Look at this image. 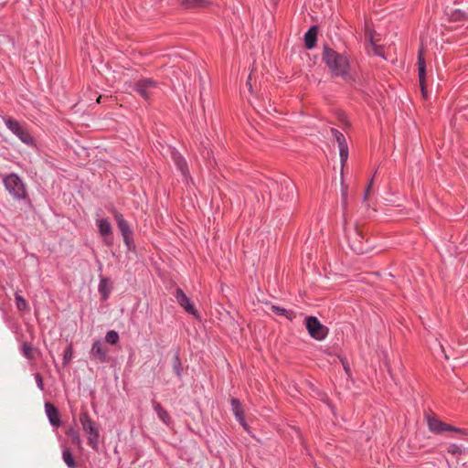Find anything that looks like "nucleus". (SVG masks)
Returning a JSON list of instances; mask_svg holds the SVG:
<instances>
[{
    "instance_id": "bb28decb",
    "label": "nucleus",
    "mask_w": 468,
    "mask_h": 468,
    "mask_svg": "<svg viewBox=\"0 0 468 468\" xmlns=\"http://www.w3.org/2000/svg\"><path fill=\"white\" fill-rule=\"evenodd\" d=\"M123 242L127 248V250L135 252L136 246L133 239V231H130L128 233L122 234Z\"/></svg>"
},
{
    "instance_id": "c9c22d12",
    "label": "nucleus",
    "mask_w": 468,
    "mask_h": 468,
    "mask_svg": "<svg viewBox=\"0 0 468 468\" xmlns=\"http://www.w3.org/2000/svg\"><path fill=\"white\" fill-rule=\"evenodd\" d=\"M372 48H373V51H374V54L377 55V56H379V57H383V54H384V48L383 46L381 45H378L375 42L373 43H370Z\"/></svg>"
},
{
    "instance_id": "b1692460",
    "label": "nucleus",
    "mask_w": 468,
    "mask_h": 468,
    "mask_svg": "<svg viewBox=\"0 0 468 468\" xmlns=\"http://www.w3.org/2000/svg\"><path fill=\"white\" fill-rule=\"evenodd\" d=\"M445 15L448 16L449 21L452 22H464L468 20V13L461 9L446 10Z\"/></svg>"
},
{
    "instance_id": "a19ab883",
    "label": "nucleus",
    "mask_w": 468,
    "mask_h": 468,
    "mask_svg": "<svg viewBox=\"0 0 468 468\" xmlns=\"http://www.w3.org/2000/svg\"><path fill=\"white\" fill-rule=\"evenodd\" d=\"M308 387L317 394H319V390L315 388V386L312 382H308Z\"/></svg>"
},
{
    "instance_id": "393cba45",
    "label": "nucleus",
    "mask_w": 468,
    "mask_h": 468,
    "mask_svg": "<svg viewBox=\"0 0 468 468\" xmlns=\"http://www.w3.org/2000/svg\"><path fill=\"white\" fill-rule=\"evenodd\" d=\"M271 310L273 314L280 316H285L288 320L293 321L296 318V314L292 310H287L283 307L271 304Z\"/></svg>"
},
{
    "instance_id": "2f4dec72",
    "label": "nucleus",
    "mask_w": 468,
    "mask_h": 468,
    "mask_svg": "<svg viewBox=\"0 0 468 468\" xmlns=\"http://www.w3.org/2000/svg\"><path fill=\"white\" fill-rule=\"evenodd\" d=\"M15 299H16V308L19 311H26L28 309V303L22 295L16 293Z\"/></svg>"
},
{
    "instance_id": "5701e85b",
    "label": "nucleus",
    "mask_w": 468,
    "mask_h": 468,
    "mask_svg": "<svg viewBox=\"0 0 468 468\" xmlns=\"http://www.w3.org/2000/svg\"><path fill=\"white\" fill-rule=\"evenodd\" d=\"M65 434L70 439L71 444L77 446L80 450L82 449V441L80 439V430L77 427H69Z\"/></svg>"
},
{
    "instance_id": "412c9836",
    "label": "nucleus",
    "mask_w": 468,
    "mask_h": 468,
    "mask_svg": "<svg viewBox=\"0 0 468 468\" xmlns=\"http://www.w3.org/2000/svg\"><path fill=\"white\" fill-rule=\"evenodd\" d=\"M171 365H172L173 372L176 375V377L179 380H182L183 372H184L185 367H184L182 360L180 358V350L179 349H177L175 352V354L172 357Z\"/></svg>"
},
{
    "instance_id": "0eeeda50",
    "label": "nucleus",
    "mask_w": 468,
    "mask_h": 468,
    "mask_svg": "<svg viewBox=\"0 0 468 468\" xmlns=\"http://www.w3.org/2000/svg\"><path fill=\"white\" fill-rule=\"evenodd\" d=\"M5 126L16 134L24 144L27 145H34L35 140L31 135L30 132L27 128L26 124L21 123L12 117H6L4 119Z\"/></svg>"
},
{
    "instance_id": "f03ea898",
    "label": "nucleus",
    "mask_w": 468,
    "mask_h": 468,
    "mask_svg": "<svg viewBox=\"0 0 468 468\" xmlns=\"http://www.w3.org/2000/svg\"><path fill=\"white\" fill-rule=\"evenodd\" d=\"M427 424L429 430L434 434H443L448 431L452 434V438H464L468 439V429L458 428L450 423H446L440 420L436 414L426 415Z\"/></svg>"
},
{
    "instance_id": "a211bd4d",
    "label": "nucleus",
    "mask_w": 468,
    "mask_h": 468,
    "mask_svg": "<svg viewBox=\"0 0 468 468\" xmlns=\"http://www.w3.org/2000/svg\"><path fill=\"white\" fill-rule=\"evenodd\" d=\"M231 410L237 420L247 429L248 425L245 420L244 410L240 400L237 398H230Z\"/></svg>"
},
{
    "instance_id": "39448f33",
    "label": "nucleus",
    "mask_w": 468,
    "mask_h": 468,
    "mask_svg": "<svg viewBox=\"0 0 468 468\" xmlns=\"http://www.w3.org/2000/svg\"><path fill=\"white\" fill-rule=\"evenodd\" d=\"M367 235V233L358 225H356L353 232L347 235L349 247L356 254L362 255L373 249Z\"/></svg>"
},
{
    "instance_id": "c85d7f7f",
    "label": "nucleus",
    "mask_w": 468,
    "mask_h": 468,
    "mask_svg": "<svg viewBox=\"0 0 468 468\" xmlns=\"http://www.w3.org/2000/svg\"><path fill=\"white\" fill-rule=\"evenodd\" d=\"M105 342L111 346H116L120 342V335L115 330H109L105 335Z\"/></svg>"
},
{
    "instance_id": "a878e982",
    "label": "nucleus",
    "mask_w": 468,
    "mask_h": 468,
    "mask_svg": "<svg viewBox=\"0 0 468 468\" xmlns=\"http://www.w3.org/2000/svg\"><path fill=\"white\" fill-rule=\"evenodd\" d=\"M62 458L69 468H77V462L69 448L63 449Z\"/></svg>"
},
{
    "instance_id": "4be33fe9",
    "label": "nucleus",
    "mask_w": 468,
    "mask_h": 468,
    "mask_svg": "<svg viewBox=\"0 0 468 468\" xmlns=\"http://www.w3.org/2000/svg\"><path fill=\"white\" fill-rule=\"evenodd\" d=\"M153 409L157 414L158 418L166 425L172 422V418L168 411L155 399L152 400Z\"/></svg>"
},
{
    "instance_id": "7ed1b4c3",
    "label": "nucleus",
    "mask_w": 468,
    "mask_h": 468,
    "mask_svg": "<svg viewBox=\"0 0 468 468\" xmlns=\"http://www.w3.org/2000/svg\"><path fill=\"white\" fill-rule=\"evenodd\" d=\"M80 422L83 431L87 434V442L95 452L99 451L100 426L91 419L89 411L82 407L80 413Z\"/></svg>"
},
{
    "instance_id": "6e6552de",
    "label": "nucleus",
    "mask_w": 468,
    "mask_h": 468,
    "mask_svg": "<svg viewBox=\"0 0 468 468\" xmlns=\"http://www.w3.org/2000/svg\"><path fill=\"white\" fill-rule=\"evenodd\" d=\"M158 87V82L150 78L140 79L133 83L132 89L134 92L139 94L144 100L150 101V90Z\"/></svg>"
},
{
    "instance_id": "f3484780",
    "label": "nucleus",
    "mask_w": 468,
    "mask_h": 468,
    "mask_svg": "<svg viewBox=\"0 0 468 468\" xmlns=\"http://www.w3.org/2000/svg\"><path fill=\"white\" fill-rule=\"evenodd\" d=\"M318 32H319V27L317 25H313L304 33L303 41H304V48L306 49L311 50L316 47Z\"/></svg>"
},
{
    "instance_id": "9b49d317",
    "label": "nucleus",
    "mask_w": 468,
    "mask_h": 468,
    "mask_svg": "<svg viewBox=\"0 0 468 468\" xmlns=\"http://www.w3.org/2000/svg\"><path fill=\"white\" fill-rule=\"evenodd\" d=\"M175 298L176 299L177 303L189 314L194 315L195 317H198V312L196 309L194 303L187 297V295L184 292V291L177 287L175 292Z\"/></svg>"
},
{
    "instance_id": "e433bc0d",
    "label": "nucleus",
    "mask_w": 468,
    "mask_h": 468,
    "mask_svg": "<svg viewBox=\"0 0 468 468\" xmlns=\"http://www.w3.org/2000/svg\"><path fill=\"white\" fill-rule=\"evenodd\" d=\"M35 378L38 388L43 391L45 389V386L42 375L37 372L35 373Z\"/></svg>"
},
{
    "instance_id": "1a4fd4ad",
    "label": "nucleus",
    "mask_w": 468,
    "mask_h": 468,
    "mask_svg": "<svg viewBox=\"0 0 468 468\" xmlns=\"http://www.w3.org/2000/svg\"><path fill=\"white\" fill-rule=\"evenodd\" d=\"M109 348L101 342V339H97L92 343L90 350V357L91 360L105 364L109 363L111 357L109 356Z\"/></svg>"
},
{
    "instance_id": "ddd939ff",
    "label": "nucleus",
    "mask_w": 468,
    "mask_h": 468,
    "mask_svg": "<svg viewBox=\"0 0 468 468\" xmlns=\"http://www.w3.org/2000/svg\"><path fill=\"white\" fill-rule=\"evenodd\" d=\"M179 5L186 10L204 11L213 5V2L210 0H179Z\"/></svg>"
},
{
    "instance_id": "79ce46f5",
    "label": "nucleus",
    "mask_w": 468,
    "mask_h": 468,
    "mask_svg": "<svg viewBox=\"0 0 468 468\" xmlns=\"http://www.w3.org/2000/svg\"><path fill=\"white\" fill-rule=\"evenodd\" d=\"M275 5L280 1V0H271Z\"/></svg>"
},
{
    "instance_id": "9d476101",
    "label": "nucleus",
    "mask_w": 468,
    "mask_h": 468,
    "mask_svg": "<svg viewBox=\"0 0 468 468\" xmlns=\"http://www.w3.org/2000/svg\"><path fill=\"white\" fill-rule=\"evenodd\" d=\"M418 74H419V82L420 88L424 99H428V90L426 83L427 77V69H426V60L423 55V50L420 48L418 52Z\"/></svg>"
},
{
    "instance_id": "58836bf2",
    "label": "nucleus",
    "mask_w": 468,
    "mask_h": 468,
    "mask_svg": "<svg viewBox=\"0 0 468 468\" xmlns=\"http://www.w3.org/2000/svg\"><path fill=\"white\" fill-rule=\"evenodd\" d=\"M372 184H373V178L370 180V182L368 183V185L367 186L366 189H365V193H364V201H367V197H368V194H369V191H370V188L372 186Z\"/></svg>"
},
{
    "instance_id": "4c0bfd02",
    "label": "nucleus",
    "mask_w": 468,
    "mask_h": 468,
    "mask_svg": "<svg viewBox=\"0 0 468 468\" xmlns=\"http://www.w3.org/2000/svg\"><path fill=\"white\" fill-rule=\"evenodd\" d=\"M341 362H342V365L344 367V369L346 371V373L350 376L351 375V369H350V367H349V364L347 362V360L346 358H341Z\"/></svg>"
},
{
    "instance_id": "c756f323",
    "label": "nucleus",
    "mask_w": 468,
    "mask_h": 468,
    "mask_svg": "<svg viewBox=\"0 0 468 468\" xmlns=\"http://www.w3.org/2000/svg\"><path fill=\"white\" fill-rule=\"evenodd\" d=\"M73 356V344L70 342L64 350L62 365L63 367H67L72 359Z\"/></svg>"
},
{
    "instance_id": "f8f14e48",
    "label": "nucleus",
    "mask_w": 468,
    "mask_h": 468,
    "mask_svg": "<svg viewBox=\"0 0 468 468\" xmlns=\"http://www.w3.org/2000/svg\"><path fill=\"white\" fill-rule=\"evenodd\" d=\"M98 231L103 238L106 246L111 247L113 244L112 228L108 218H98L96 220Z\"/></svg>"
},
{
    "instance_id": "dca6fc26",
    "label": "nucleus",
    "mask_w": 468,
    "mask_h": 468,
    "mask_svg": "<svg viewBox=\"0 0 468 468\" xmlns=\"http://www.w3.org/2000/svg\"><path fill=\"white\" fill-rule=\"evenodd\" d=\"M45 410H46V414L48 418L49 423L55 428L60 427L62 425V421L60 419V413H59L58 407H56L51 402H46Z\"/></svg>"
},
{
    "instance_id": "cd10ccee",
    "label": "nucleus",
    "mask_w": 468,
    "mask_h": 468,
    "mask_svg": "<svg viewBox=\"0 0 468 468\" xmlns=\"http://www.w3.org/2000/svg\"><path fill=\"white\" fill-rule=\"evenodd\" d=\"M21 350L26 358H27L28 360L35 359V348L32 346L30 343L24 342L22 344Z\"/></svg>"
},
{
    "instance_id": "4468645a",
    "label": "nucleus",
    "mask_w": 468,
    "mask_h": 468,
    "mask_svg": "<svg viewBox=\"0 0 468 468\" xmlns=\"http://www.w3.org/2000/svg\"><path fill=\"white\" fill-rule=\"evenodd\" d=\"M339 152H340V161H341V165H342L341 178L343 179V168L348 159V145L347 144L341 145L339 147ZM346 200H347V186H344V183L342 182V205H343L344 209H346V206H347Z\"/></svg>"
},
{
    "instance_id": "423d86ee",
    "label": "nucleus",
    "mask_w": 468,
    "mask_h": 468,
    "mask_svg": "<svg viewBox=\"0 0 468 468\" xmlns=\"http://www.w3.org/2000/svg\"><path fill=\"white\" fill-rule=\"evenodd\" d=\"M304 325L309 335L317 341L325 339L329 334V328L323 324L316 316H306L304 318Z\"/></svg>"
},
{
    "instance_id": "2eb2a0df",
    "label": "nucleus",
    "mask_w": 468,
    "mask_h": 468,
    "mask_svg": "<svg viewBox=\"0 0 468 468\" xmlns=\"http://www.w3.org/2000/svg\"><path fill=\"white\" fill-rule=\"evenodd\" d=\"M112 290H113V282L111 280V278L101 275L100 282H99V286H98V291H99V293L101 296V301L106 302L109 299L110 294L112 292Z\"/></svg>"
},
{
    "instance_id": "7c9ffc66",
    "label": "nucleus",
    "mask_w": 468,
    "mask_h": 468,
    "mask_svg": "<svg viewBox=\"0 0 468 468\" xmlns=\"http://www.w3.org/2000/svg\"><path fill=\"white\" fill-rule=\"evenodd\" d=\"M331 133L338 144V147L347 144L345 135L335 128L331 129Z\"/></svg>"
},
{
    "instance_id": "f257e3e1",
    "label": "nucleus",
    "mask_w": 468,
    "mask_h": 468,
    "mask_svg": "<svg viewBox=\"0 0 468 468\" xmlns=\"http://www.w3.org/2000/svg\"><path fill=\"white\" fill-rule=\"evenodd\" d=\"M322 61L328 68L332 78L341 77L346 83L355 85L356 74L351 73L349 57L330 48L327 43L323 46Z\"/></svg>"
},
{
    "instance_id": "aec40b11",
    "label": "nucleus",
    "mask_w": 468,
    "mask_h": 468,
    "mask_svg": "<svg viewBox=\"0 0 468 468\" xmlns=\"http://www.w3.org/2000/svg\"><path fill=\"white\" fill-rule=\"evenodd\" d=\"M111 212L117 223L118 229L122 235L132 231V229L128 221L124 219L123 215L120 211L113 207Z\"/></svg>"
},
{
    "instance_id": "6ab92c4d",
    "label": "nucleus",
    "mask_w": 468,
    "mask_h": 468,
    "mask_svg": "<svg viewBox=\"0 0 468 468\" xmlns=\"http://www.w3.org/2000/svg\"><path fill=\"white\" fill-rule=\"evenodd\" d=\"M171 157L176 168L182 173L185 177L190 176L187 163L185 157L176 149L171 152Z\"/></svg>"
},
{
    "instance_id": "ea45409f",
    "label": "nucleus",
    "mask_w": 468,
    "mask_h": 468,
    "mask_svg": "<svg viewBox=\"0 0 468 468\" xmlns=\"http://www.w3.org/2000/svg\"><path fill=\"white\" fill-rule=\"evenodd\" d=\"M250 81H251V75H249L246 85L248 86L250 92L253 93L252 85H251Z\"/></svg>"
},
{
    "instance_id": "473e14b6",
    "label": "nucleus",
    "mask_w": 468,
    "mask_h": 468,
    "mask_svg": "<svg viewBox=\"0 0 468 468\" xmlns=\"http://www.w3.org/2000/svg\"><path fill=\"white\" fill-rule=\"evenodd\" d=\"M447 452L452 455H461L466 452L465 450H463L459 445L455 443H451L447 448Z\"/></svg>"
},
{
    "instance_id": "72a5a7b5",
    "label": "nucleus",
    "mask_w": 468,
    "mask_h": 468,
    "mask_svg": "<svg viewBox=\"0 0 468 468\" xmlns=\"http://www.w3.org/2000/svg\"><path fill=\"white\" fill-rule=\"evenodd\" d=\"M375 30L370 28L367 24L365 27V39L369 43L375 42L374 39Z\"/></svg>"
},
{
    "instance_id": "20e7f679",
    "label": "nucleus",
    "mask_w": 468,
    "mask_h": 468,
    "mask_svg": "<svg viewBox=\"0 0 468 468\" xmlns=\"http://www.w3.org/2000/svg\"><path fill=\"white\" fill-rule=\"evenodd\" d=\"M5 189L16 200H25L28 203L30 198L27 191L26 184L16 173H10L3 178Z\"/></svg>"
},
{
    "instance_id": "f704fd0d",
    "label": "nucleus",
    "mask_w": 468,
    "mask_h": 468,
    "mask_svg": "<svg viewBox=\"0 0 468 468\" xmlns=\"http://www.w3.org/2000/svg\"><path fill=\"white\" fill-rule=\"evenodd\" d=\"M285 190L288 192L286 200L292 199L294 197L295 186L292 183L285 184Z\"/></svg>"
}]
</instances>
